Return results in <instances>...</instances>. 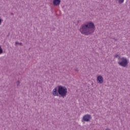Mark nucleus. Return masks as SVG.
<instances>
[{"mask_svg":"<svg viewBox=\"0 0 130 130\" xmlns=\"http://www.w3.org/2000/svg\"><path fill=\"white\" fill-rule=\"evenodd\" d=\"M75 71H76V72H77V71H78V69H76V70H75Z\"/></svg>","mask_w":130,"mask_h":130,"instance_id":"2eb2a0df","label":"nucleus"},{"mask_svg":"<svg viewBox=\"0 0 130 130\" xmlns=\"http://www.w3.org/2000/svg\"><path fill=\"white\" fill-rule=\"evenodd\" d=\"M52 93L53 96H57L59 94L58 93V89L57 87H55L54 89H53Z\"/></svg>","mask_w":130,"mask_h":130,"instance_id":"423d86ee","label":"nucleus"},{"mask_svg":"<svg viewBox=\"0 0 130 130\" xmlns=\"http://www.w3.org/2000/svg\"><path fill=\"white\" fill-rule=\"evenodd\" d=\"M16 84H17V86H20V81H17L16 82Z\"/></svg>","mask_w":130,"mask_h":130,"instance_id":"ddd939ff","label":"nucleus"},{"mask_svg":"<svg viewBox=\"0 0 130 130\" xmlns=\"http://www.w3.org/2000/svg\"><path fill=\"white\" fill-rule=\"evenodd\" d=\"M105 130H111V129H110V128H106L105 129Z\"/></svg>","mask_w":130,"mask_h":130,"instance_id":"4468645a","label":"nucleus"},{"mask_svg":"<svg viewBox=\"0 0 130 130\" xmlns=\"http://www.w3.org/2000/svg\"><path fill=\"white\" fill-rule=\"evenodd\" d=\"M20 45V46H21V45H22V43H19V42H16L15 43V45Z\"/></svg>","mask_w":130,"mask_h":130,"instance_id":"9d476101","label":"nucleus"},{"mask_svg":"<svg viewBox=\"0 0 130 130\" xmlns=\"http://www.w3.org/2000/svg\"><path fill=\"white\" fill-rule=\"evenodd\" d=\"M3 52V48H2V46H0V54H2Z\"/></svg>","mask_w":130,"mask_h":130,"instance_id":"f8f14e48","label":"nucleus"},{"mask_svg":"<svg viewBox=\"0 0 130 130\" xmlns=\"http://www.w3.org/2000/svg\"><path fill=\"white\" fill-rule=\"evenodd\" d=\"M4 22V19L0 16V25H2V23Z\"/></svg>","mask_w":130,"mask_h":130,"instance_id":"9b49d317","label":"nucleus"},{"mask_svg":"<svg viewBox=\"0 0 130 130\" xmlns=\"http://www.w3.org/2000/svg\"><path fill=\"white\" fill-rule=\"evenodd\" d=\"M96 82L98 84H103L104 82V79H103V76L101 75H99L96 77Z\"/></svg>","mask_w":130,"mask_h":130,"instance_id":"39448f33","label":"nucleus"},{"mask_svg":"<svg viewBox=\"0 0 130 130\" xmlns=\"http://www.w3.org/2000/svg\"><path fill=\"white\" fill-rule=\"evenodd\" d=\"M114 57H115V58H118V60H119V58H121L120 57V54H115Z\"/></svg>","mask_w":130,"mask_h":130,"instance_id":"6e6552de","label":"nucleus"},{"mask_svg":"<svg viewBox=\"0 0 130 130\" xmlns=\"http://www.w3.org/2000/svg\"><path fill=\"white\" fill-rule=\"evenodd\" d=\"M58 94L59 96L62 98H64V97L67 96V94H68V88L65 86H59Z\"/></svg>","mask_w":130,"mask_h":130,"instance_id":"f03ea898","label":"nucleus"},{"mask_svg":"<svg viewBox=\"0 0 130 130\" xmlns=\"http://www.w3.org/2000/svg\"><path fill=\"white\" fill-rule=\"evenodd\" d=\"M129 60L125 57H122L119 59L118 61V64L120 67H123V68H126L128 65Z\"/></svg>","mask_w":130,"mask_h":130,"instance_id":"7ed1b4c3","label":"nucleus"},{"mask_svg":"<svg viewBox=\"0 0 130 130\" xmlns=\"http://www.w3.org/2000/svg\"><path fill=\"white\" fill-rule=\"evenodd\" d=\"M61 3V0H53V5L55 7H57L60 5Z\"/></svg>","mask_w":130,"mask_h":130,"instance_id":"0eeeda50","label":"nucleus"},{"mask_svg":"<svg viewBox=\"0 0 130 130\" xmlns=\"http://www.w3.org/2000/svg\"><path fill=\"white\" fill-rule=\"evenodd\" d=\"M91 119H92V117L91 116V115L85 114L83 116L82 121H86L87 122H88V121H90Z\"/></svg>","mask_w":130,"mask_h":130,"instance_id":"20e7f679","label":"nucleus"},{"mask_svg":"<svg viewBox=\"0 0 130 130\" xmlns=\"http://www.w3.org/2000/svg\"><path fill=\"white\" fill-rule=\"evenodd\" d=\"M95 23L92 21H87L82 24L79 28V31L82 35L89 36L95 32Z\"/></svg>","mask_w":130,"mask_h":130,"instance_id":"f257e3e1","label":"nucleus"},{"mask_svg":"<svg viewBox=\"0 0 130 130\" xmlns=\"http://www.w3.org/2000/svg\"><path fill=\"white\" fill-rule=\"evenodd\" d=\"M117 2H118V4L121 5V4H123L124 0H117Z\"/></svg>","mask_w":130,"mask_h":130,"instance_id":"1a4fd4ad","label":"nucleus"}]
</instances>
